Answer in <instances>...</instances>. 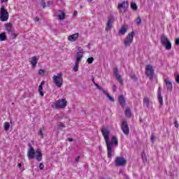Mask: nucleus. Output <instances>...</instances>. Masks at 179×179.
Instances as JSON below:
<instances>
[{"instance_id": "obj_1", "label": "nucleus", "mask_w": 179, "mask_h": 179, "mask_svg": "<svg viewBox=\"0 0 179 179\" xmlns=\"http://www.w3.org/2000/svg\"><path fill=\"white\" fill-rule=\"evenodd\" d=\"M101 134L104 138L105 143L107 148V153L108 159L113 157V154L114 153V147L110 144V130L107 129H102Z\"/></svg>"}, {"instance_id": "obj_2", "label": "nucleus", "mask_w": 179, "mask_h": 179, "mask_svg": "<svg viewBox=\"0 0 179 179\" xmlns=\"http://www.w3.org/2000/svg\"><path fill=\"white\" fill-rule=\"evenodd\" d=\"M28 146L29 149L27 151V157L29 160L34 159L36 156V160L37 162H41L43 160V154L41 153V150L37 149L34 151V148L31 146V144L29 143Z\"/></svg>"}, {"instance_id": "obj_3", "label": "nucleus", "mask_w": 179, "mask_h": 179, "mask_svg": "<svg viewBox=\"0 0 179 179\" xmlns=\"http://www.w3.org/2000/svg\"><path fill=\"white\" fill-rule=\"evenodd\" d=\"M64 75L62 73H58L52 77V81L57 87H62L64 83Z\"/></svg>"}, {"instance_id": "obj_4", "label": "nucleus", "mask_w": 179, "mask_h": 179, "mask_svg": "<svg viewBox=\"0 0 179 179\" xmlns=\"http://www.w3.org/2000/svg\"><path fill=\"white\" fill-rule=\"evenodd\" d=\"M67 103H68V101L66 99H62L55 101L53 103V104H52V107L53 108H55L56 110H58L59 108H65V107H66Z\"/></svg>"}, {"instance_id": "obj_5", "label": "nucleus", "mask_w": 179, "mask_h": 179, "mask_svg": "<svg viewBox=\"0 0 179 179\" xmlns=\"http://www.w3.org/2000/svg\"><path fill=\"white\" fill-rule=\"evenodd\" d=\"M82 58H83V51L80 50L77 52L76 55V62L75 63L74 66L73 67V72H78V71H79V64Z\"/></svg>"}, {"instance_id": "obj_6", "label": "nucleus", "mask_w": 179, "mask_h": 179, "mask_svg": "<svg viewBox=\"0 0 179 179\" xmlns=\"http://www.w3.org/2000/svg\"><path fill=\"white\" fill-rule=\"evenodd\" d=\"M161 43L168 51L171 50V42L169 40V38L163 34L161 36Z\"/></svg>"}, {"instance_id": "obj_7", "label": "nucleus", "mask_w": 179, "mask_h": 179, "mask_svg": "<svg viewBox=\"0 0 179 179\" xmlns=\"http://www.w3.org/2000/svg\"><path fill=\"white\" fill-rule=\"evenodd\" d=\"M8 19H9V13H8V10L4 6H2L0 10V20L1 22H7Z\"/></svg>"}, {"instance_id": "obj_8", "label": "nucleus", "mask_w": 179, "mask_h": 179, "mask_svg": "<svg viewBox=\"0 0 179 179\" xmlns=\"http://www.w3.org/2000/svg\"><path fill=\"white\" fill-rule=\"evenodd\" d=\"M115 164L116 167H124L127 165V159L122 157H116Z\"/></svg>"}, {"instance_id": "obj_9", "label": "nucleus", "mask_w": 179, "mask_h": 179, "mask_svg": "<svg viewBox=\"0 0 179 179\" xmlns=\"http://www.w3.org/2000/svg\"><path fill=\"white\" fill-rule=\"evenodd\" d=\"M128 6H129L128 2L124 1L122 3H118L117 10H119L120 13H125L128 10Z\"/></svg>"}, {"instance_id": "obj_10", "label": "nucleus", "mask_w": 179, "mask_h": 179, "mask_svg": "<svg viewBox=\"0 0 179 179\" xmlns=\"http://www.w3.org/2000/svg\"><path fill=\"white\" fill-rule=\"evenodd\" d=\"M145 75L149 76L150 80L153 79V76L155 75V70H153V66L148 64L145 66Z\"/></svg>"}, {"instance_id": "obj_11", "label": "nucleus", "mask_w": 179, "mask_h": 179, "mask_svg": "<svg viewBox=\"0 0 179 179\" xmlns=\"http://www.w3.org/2000/svg\"><path fill=\"white\" fill-rule=\"evenodd\" d=\"M134 34H135V33L132 31L126 37L124 42L125 47H129V45H131V43L134 41Z\"/></svg>"}, {"instance_id": "obj_12", "label": "nucleus", "mask_w": 179, "mask_h": 179, "mask_svg": "<svg viewBox=\"0 0 179 179\" xmlns=\"http://www.w3.org/2000/svg\"><path fill=\"white\" fill-rule=\"evenodd\" d=\"M113 74L115 75L117 80L120 83V85H122L124 83V81L122 80V78H121V75H120V71L118 70L117 67H115L113 69Z\"/></svg>"}, {"instance_id": "obj_13", "label": "nucleus", "mask_w": 179, "mask_h": 179, "mask_svg": "<svg viewBox=\"0 0 179 179\" xmlns=\"http://www.w3.org/2000/svg\"><path fill=\"white\" fill-rule=\"evenodd\" d=\"M121 129L124 135H129V127H128L127 121L124 120L122 122Z\"/></svg>"}, {"instance_id": "obj_14", "label": "nucleus", "mask_w": 179, "mask_h": 179, "mask_svg": "<svg viewBox=\"0 0 179 179\" xmlns=\"http://www.w3.org/2000/svg\"><path fill=\"white\" fill-rule=\"evenodd\" d=\"M95 86L96 89H98L99 90H101V92H103V93L106 94V97H108L110 101L114 102V98H113V96H111L110 94L108 93L107 91L104 90V89H103L100 85H99V84H95Z\"/></svg>"}, {"instance_id": "obj_15", "label": "nucleus", "mask_w": 179, "mask_h": 179, "mask_svg": "<svg viewBox=\"0 0 179 179\" xmlns=\"http://www.w3.org/2000/svg\"><path fill=\"white\" fill-rule=\"evenodd\" d=\"M113 23H114V17H111L108 20L106 27V31H108L109 30H111V27H113Z\"/></svg>"}, {"instance_id": "obj_16", "label": "nucleus", "mask_w": 179, "mask_h": 179, "mask_svg": "<svg viewBox=\"0 0 179 179\" xmlns=\"http://www.w3.org/2000/svg\"><path fill=\"white\" fill-rule=\"evenodd\" d=\"M78 38H79V33H76L68 36V41H71V43L76 41Z\"/></svg>"}, {"instance_id": "obj_17", "label": "nucleus", "mask_w": 179, "mask_h": 179, "mask_svg": "<svg viewBox=\"0 0 179 179\" xmlns=\"http://www.w3.org/2000/svg\"><path fill=\"white\" fill-rule=\"evenodd\" d=\"M29 62L31 68H36V65H37V62H38V58L36 56H34L31 58Z\"/></svg>"}, {"instance_id": "obj_18", "label": "nucleus", "mask_w": 179, "mask_h": 179, "mask_svg": "<svg viewBox=\"0 0 179 179\" xmlns=\"http://www.w3.org/2000/svg\"><path fill=\"white\" fill-rule=\"evenodd\" d=\"M4 27L5 30L7 31L8 34H10V33H12V31H13V27L12 26V23L10 22L5 24Z\"/></svg>"}, {"instance_id": "obj_19", "label": "nucleus", "mask_w": 179, "mask_h": 179, "mask_svg": "<svg viewBox=\"0 0 179 179\" xmlns=\"http://www.w3.org/2000/svg\"><path fill=\"white\" fill-rule=\"evenodd\" d=\"M157 94H158V101L159 103L160 107H162V106H163V96H162L161 87H159Z\"/></svg>"}, {"instance_id": "obj_20", "label": "nucleus", "mask_w": 179, "mask_h": 179, "mask_svg": "<svg viewBox=\"0 0 179 179\" xmlns=\"http://www.w3.org/2000/svg\"><path fill=\"white\" fill-rule=\"evenodd\" d=\"M43 85H45V81H44V80H43V81L41 83V84H40V85H39V87H38V91L39 94H40V96H41V97L44 96V90H43Z\"/></svg>"}, {"instance_id": "obj_21", "label": "nucleus", "mask_w": 179, "mask_h": 179, "mask_svg": "<svg viewBox=\"0 0 179 179\" xmlns=\"http://www.w3.org/2000/svg\"><path fill=\"white\" fill-rule=\"evenodd\" d=\"M165 85L166 86L167 90H169V92H173V83L171 81H169L167 79H164Z\"/></svg>"}, {"instance_id": "obj_22", "label": "nucleus", "mask_w": 179, "mask_h": 179, "mask_svg": "<svg viewBox=\"0 0 179 179\" xmlns=\"http://www.w3.org/2000/svg\"><path fill=\"white\" fill-rule=\"evenodd\" d=\"M109 145H110L111 146H113V145H115V146H118V138H117V136H113L111 138V141L109 142Z\"/></svg>"}, {"instance_id": "obj_23", "label": "nucleus", "mask_w": 179, "mask_h": 179, "mask_svg": "<svg viewBox=\"0 0 179 179\" xmlns=\"http://www.w3.org/2000/svg\"><path fill=\"white\" fill-rule=\"evenodd\" d=\"M143 103L144 107H146L147 108H150V99L148 97H145L143 101Z\"/></svg>"}, {"instance_id": "obj_24", "label": "nucleus", "mask_w": 179, "mask_h": 179, "mask_svg": "<svg viewBox=\"0 0 179 179\" xmlns=\"http://www.w3.org/2000/svg\"><path fill=\"white\" fill-rule=\"evenodd\" d=\"M119 103L122 107H124L125 106V98H124L123 95H120L118 98Z\"/></svg>"}, {"instance_id": "obj_25", "label": "nucleus", "mask_w": 179, "mask_h": 179, "mask_svg": "<svg viewBox=\"0 0 179 179\" xmlns=\"http://www.w3.org/2000/svg\"><path fill=\"white\" fill-rule=\"evenodd\" d=\"M58 13L57 17L59 20H64V19H65V13L62 10H59Z\"/></svg>"}, {"instance_id": "obj_26", "label": "nucleus", "mask_w": 179, "mask_h": 179, "mask_svg": "<svg viewBox=\"0 0 179 179\" xmlns=\"http://www.w3.org/2000/svg\"><path fill=\"white\" fill-rule=\"evenodd\" d=\"M127 27L125 26H122L120 29V30L119 31V34H121L122 36H124L125 34V33L127 32Z\"/></svg>"}, {"instance_id": "obj_27", "label": "nucleus", "mask_w": 179, "mask_h": 179, "mask_svg": "<svg viewBox=\"0 0 179 179\" xmlns=\"http://www.w3.org/2000/svg\"><path fill=\"white\" fill-rule=\"evenodd\" d=\"M6 40V34L5 32H2L0 34V41H5Z\"/></svg>"}, {"instance_id": "obj_28", "label": "nucleus", "mask_w": 179, "mask_h": 179, "mask_svg": "<svg viewBox=\"0 0 179 179\" xmlns=\"http://www.w3.org/2000/svg\"><path fill=\"white\" fill-rule=\"evenodd\" d=\"M124 114L126 115V117H131V115H132V114L131 113V109L129 108H127L124 111Z\"/></svg>"}, {"instance_id": "obj_29", "label": "nucleus", "mask_w": 179, "mask_h": 179, "mask_svg": "<svg viewBox=\"0 0 179 179\" xmlns=\"http://www.w3.org/2000/svg\"><path fill=\"white\" fill-rule=\"evenodd\" d=\"M10 127V124L9 122H5V124H4L5 131H8Z\"/></svg>"}, {"instance_id": "obj_30", "label": "nucleus", "mask_w": 179, "mask_h": 179, "mask_svg": "<svg viewBox=\"0 0 179 179\" xmlns=\"http://www.w3.org/2000/svg\"><path fill=\"white\" fill-rule=\"evenodd\" d=\"M136 24L139 25L141 23H142V19H141L140 16H138L137 18L135 20Z\"/></svg>"}, {"instance_id": "obj_31", "label": "nucleus", "mask_w": 179, "mask_h": 179, "mask_svg": "<svg viewBox=\"0 0 179 179\" xmlns=\"http://www.w3.org/2000/svg\"><path fill=\"white\" fill-rule=\"evenodd\" d=\"M131 8L133 9V10H136L138 9V6L136 5V3H132L131 4Z\"/></svg>"}, {"instance_id": "obj_32", "label": "nucleus", "mask_w": 179, "mask_h": 179, "mask_svg": "<svg viewBox=\"0 0 179 179\" xmlns=\"http://www.w3.org/2000/svg\"><path fill=\"white\" fill-rule=\"evenodd\" d=\"M8 34H10V37L13 38V39H15L17 37V34H15L13 32V31L12 32H10Z\"/></svg>"}, {"instance_id": "obj_33", "label": "nucleus", "mask_w": 179, "mask_h": 179, "mask_svg": "<svg viewBox=\"0 0 179 179\" xmlns=\"http://www.w3.org/2000/svg\"><path fill=\"white\" fill-rule=\"evenodd\" d=\"M141 157L143 162H147L148 159L146 158V154H145V151L143 152Z\"/></svg>"}, {"instance_id": "obj_34", "label": "nucleus", "mask_w": 179, "mask_h": 179, "mask_svg": "<svg viewBox=\"0 0 179 179\" xmlns=\"http://www.w3.org/2000/svg\"><path fill=\"white\" fill-rule=\"evenodd\" d=\"M38 135H40V136H41V138H43L44 133H43V130L40 129Z\"/></svg>"}, {"instance_id": "obj_35", "label": "nucleus", "mask_w": 179, "mask_h": 179, "mask_svg": "<svg viewBox=\"0 0 179 179\" xmlns=\"http://www.w3.org/2000/svg\"><path fill=\"white\" fill-rule=\"evenodd\" d=\"M39 169H40V170H44V164L41 163L39 164Z\"/></svg>"}, {"instance_id": "obj_36", "label": "nucleus", "mask_w": 179, "mask_h": 179, "mask_svg": "<svg viewBox=\"0 0 179 179\" xmlns=\"http://www.w3.org/2000/svg\"><path fill=\"white\" fill-rule=\"evenodd\" d=\"M44 72H45L44 70L40 69V70L38 71V74H39V75H43V74H44Z\"/></svg>"}, {"instance_id": "obj_37", "label": "nucleus", "mask_w": 179, "mask_h": 179, "mask_svg": "<svg viewBox=\"0 0 179 179\" xmlns=\"http://www.w3.org/2000/svg\"><path fill=\"white\" fill-rule=\"evenodd\" d=\"M174 124H175L176 128H178L179 124H178V122L177 121V120H175Z\"/></svg>"}, {"instance_id": "obj_38", "label": "nucleus", "mask_w": 179, "mask_h": 179, "mask_svg": "<svg viewBox=\"0 0 179 179\" xmlns=\"http://www.w3.org/2000/svg\"><path fill=\"white\" fill-rule=\"evenodd\" d=\"M79 160H80V156H78V157L76 158V159H75L76 163L79 162Z\"/></svg>"}, {"instance_id": "obj_39", "label": "nucleus", "mask_w": 179, "mask_h": 179, "mask_svg": "<svg viewBox=\"0 0 179 179\" xmlns=\"http://www.w3.org/2000/svg\"><path fill=\"white\" fill-rule=\"evenodd\" d=\"M150 139L152 142H155V135L153 134H151Z\"/></svg>"}, {"instance_id": "obj_40", "label": "nucleus", "mask_w": 179, "mask_h": 179, "mask_svg": "<svg viewBox=\"0 0 179 179\" xmlns=\"http://www.w3.org/2000/svg\"><path fill=\"white\" fill-rule=\"evenodd\" d=\"M42 6L43 8H45L47 7V6H45V2H44L43 0H42Z\"/></svg>"}, {"instance_id": "obj_41", "label": "nucleus", "mask_w": 179, "mask_h": 179, "mask_svg": "<svg viewBox=\"0 0 179 179\" xmlns=\"http://www.w3.org/2000/svg\"><path fill=\"white\" fill-rule=\"evenodd\" d=\"M34 22H39L40 21V18L38 17H35L34 18Z\"/></svg>"}, {"instance_id": "obj_42", "label": "nucleus", "mask_w": 179, "mask_h": 179, "mask_svg": "<svg viewBox=\"0 0 179 179\" xmlns=\"http://www.w3.org/2000/svg\"><path fill=\"white\" fill-rule=\"evenodd\" d=\"M59 127H61L62 128H65V124H64V123H59Z\"/></svg>"}, {"instance_id": "obj_43", "label": "nucleus", "mask_w": 179, "mask_h": 179, "mask_svg": "<svg viewBox=\"0 0 179 179\" xmlns=\"http://www.w3.org/2000/svg\"><path fill=\"white\" fill-rule=\"evenodd\" d=\"M176 83L179 84V75L176 77Z\"/></svg>"}, {"instance_id": "obj_44", "label": "nucleus", "mask_w": 179, "mask_h": 179, "mask_svg": "<svg viewBox=\"0 0 179 179\" xmlns=\"http://www.w3.org/2000/svg\"><path fill=\"white\" fill-rule=\"evenodd\" d=\"M176 45H179V38H178L177 39H176Z\"/></svg>"}, {"instance_id": "obj_45", "label": "nucleus", "mask_w": 179, "mask_h": 179, "mask_svg": "<svg viewBox=\"0 0 179 179\" xmlns=\"http://www.w3.org/2000/svg\"><path fill=\"white\" fill-rule=\"evenodd\" d=\"M69 142H73V138H68Z\"/></svg>"}, {"instance_id": "obj_46", "label": "nucleus", "mask_w": 179, "mask_h": 179, "mask_svg": "<svg viewBox=\"0 0 179 179\" xmlns=\"http://www.w3.org/2000/svg\"><path fill=\"white\" fill-rule=\"evenodd\" d=\"M93 61H94V59L93 57H90V64H92Z\"/></svg>"}, {"instance_id": "obj_47", "label": "nucleus", "mask_w": 179, "mask_h": 179, "mask_svg": "<svg viewBox=\"0 0 179 179\" xmlns=\"http://www.w3.org/2000/svg\"><path fill=\"white\" fill-rule=\"evenodd\" d=\"M73 15L77 16L78 15V11L75 10L74 13H73Z\"/></svg>"}, {"instance_id": "obj_48", "label": "nucleus", "mask_w": 179, "mask_h": 179, "mask_svg": "<svg viewBox=\"0 0 179 179\" xmlns=\"http://www.w3.org/2000/svg\"><path fill=\"white\" fill-rule=\"evenodd\" d=\"M92 82H93L94 86H96V85H97V83H96L94 82V78H92Z\"/></svg>"}, {"instance_id": "obj_49", "label": "nucleus", "mask_w": 179, "mask_h": 179, "mask_svg": "<svg viewBox=\"0 0 179 179\" xmlns=\"http://www.w3.org/2000/svg\"><path fill=\"white\" fill-rule=\"evenodd\" d=\"M87 62V63H88L89 64H90V57H88Z\"/></svg>"}, {"instance_id": "obj_50", "label": "nucleus", "mask_w": 179, "mask_h": 179, "mask_svg": "<svg viewBox=\"0 0 179 179\" xmlns=\"http://www.w3.org/2000/svg\"><path fill=\"white\" fill-rule=\"evenodd\" d=\"M117 89V87L115 85L113 86V92H115V90Z\"/></svg>"}, {"instance_id": "obj_51", "label": "nucleus", "mask_w": 179, "mask_h": 179, "mask_svg": "<svg viewBox=\"0 0 179 179\" xmlns=\"http://www.w3.org/2000/svg\"><path fill=\"white\" fill-rule=\"evenodd\" d=\"M17 166L18 167H22V164L21 163L18 164Z\"/></svg>"}, {"instance_id": "obj_52", "label": "nucleus", "mask_w": 179, "mask_h": 179, "mask_svg": "<svg viewBox=\"0 0 179 179\" xmlns=\"http://www.w3.org/2000/svg\"><path fill=\"white\" fill-rule=\"evenodd\" d=\"M8 0H1V2H8Z\"/></svg>"}, {"instance_id": "obj_53", "label": "nucleus", "mask_w": 179, "mask_h": 179, "mask_svg": "<svg viewBox=\"0 0 179 179\" xmlns=\"http://www.w3.org/2000/svg\"><path fill=\"white\" fill-rule=\"evenodd\" d=\"M119 173L120 174H124V172H122V171H120Z\"/></svg>"}, {"instance_id": "obj_54", "label": "nucleus", "mask_w": 179, "mask_h": 179, "mask_svg": "<svg viewBox=\"0 0 179 179\" xmlns=\"http://www.w3.org/2000/svg\"><path fill=\"white\" fill-rule=\"evenodd\" d=\"M80 8H82V6H80Z\"/></svg>"}, {"instance_id": "obj_55", "label": "nucleus", "mask_w": 179, "mask_h": 179, "mask_svg": "<svg viewBox=\"0 0 179 179\" xmlns=\"http://www.w3.org/2000/svg\"><path fill=\"white\" fill-rule=\"evenodd\" d=\"M49 3L51 2V1H48Z\"/></svg>"}]
</instances>
